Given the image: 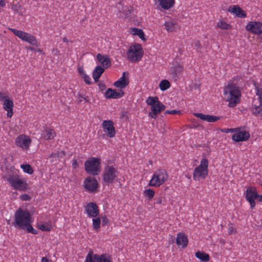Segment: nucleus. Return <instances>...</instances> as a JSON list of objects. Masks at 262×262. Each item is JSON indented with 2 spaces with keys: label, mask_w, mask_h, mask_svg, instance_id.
Listing matches in <instances>:
<instances>
[{
  "label": "nucleus",
  "mask_w": 262,
  "mask_h": 262,
  "mask_svg": "<svg viewBox=\"0 0 262 262\" xmlns=\"http://www.w3.org/2000/svg\"><path fill=\"white\" fill-rule=\"evenodd\" d=\"M254 85L256 95L258 96L259 101L260 102L262 100V89L255 84Z\"/></svg>",
  "instance_id": "43"
},
{
  "label": "nucleus",
  "mask_w": 262,
  "mask_h": 262,
  "mask_svg": "<svg viewBox=\"0 0 262 262\" xmlns=\"http://www.w3.org/2000/svg\"><path fill=\"white\" fill-rule=\"evenodd\" d=\"M31 142L30 137L25 134L19 135L15 140V145L23 150L29 149Z\"/></svg>",
  "instance_id": "11"
},
{
  "label": "nucleus",
  "mask_w": 262,
  "mask_h": 262,
  "mask_svg": "<svg viewBox=\"0 0 262 262\" xmlns=\"http://www.w3.org/2000/svg\"><path fill=\"white\" fill-rule=\"evenodd\" d=\"M9 30L23 41L33 46H37L38 42L36 37L31 34L11 28H9Z\"/></svg>",
  "instance_id": "10"
},
{
  "label": "nucleus",
  "mask_w": 262,
  "mask_h": 262,
  "mask_svg": "<svg viewBox=\"0 0 262 262\" xmlns=\"http://www.w3.org/2000/svg\"><path fill=\"white\" fill-rule=\"evenodd\" d=\"M18 173L16 171H13L5 176L4 179L13 189L19 191L27 190L29 188L27 181L24 178H21Z\"/></svg>",
  "instance_id": "3"
},
{
  "label": "nucleus",
  "mask_w": 262,
  "mask_h": 262,
  "mask_svg": "<svg viewBox=\"0 0 262 262\" xmlns=\"http://www.w3.org/2000/svg\"><path fill=\"white\" fill-rule=\"evenodd\" d=\"M78 72L81 77L83 76V74H86V73L84 72L83 68H81V67L78 68Z\"/></svg>",
  "instance_id": "56"
},
{
  "label": "nucleus",
  "mask_w": 262,
  "mask_h": 262,
  "mask_svg": "<svg viewBox=\"0 0 262 262\" xmlns=\"http://www.w3.org/2000/svg\"><path fill=\"white\" fill-rule=\"evenodd\" d=\"M63 41L65 42H69V40H68V39L67 37H64L63 38Z\"/></svg>",
  "instance_id": "62"
},
{
  "label": "nucleus",
  "mask_w": 262,
  "mask_h": 262,
  "mask_svg": "<svg viewBox=\"0 0 262 262\" xmlns=\"http://www.w3.org/2000/svg\"><path fill=\"white\" fill-rule=\"evenodd\" d=\"M235 133L232 135V139L236 142L247 141L250 136L249 132L245 130L241 131L239 128H238V130Z\"/></svg>",
  "instance_id": "17"
},
{
  "label": "nucleus",
  "mask_w": 262,
  "mask_h": 262,
  "mask_svg": "<svg viewBox=\"0 0 262 262\" xmlns=\"http://www.w3.org/2000/svg\"><path fill=\"white\" fill-rule=\"evenodd\" d=\"M78 101L79 102H81L82 100H85V102H89L90 100L88 98V97H85L84 96L82 95V94H78Z\"/></svg>",
  "instance_id": "49"
},
{
  "label": "nucleus",
  "mask_w": 262,
  "mask_h": 262,
  "mask_svg": "<svg viewBox=\"0 0 262 262\" xmlns=\"http://www.w3.org/2000/svg\"><path fill=\"white\" fill-rule=\"evenodd\" d=\"M85 262H96L94 259V254L92 251L88 253L85 257Z\"/></svg>",
  "instance_id": "41"
},
{
  "label": "nucleus",
  "mask_w": 262,
  "mask_h": 262,
  "mask_svg": "<svg viewBox=\"0 0 262 262\" xmlns=\"http://www.w3.org/2000/svg\"><path fill=\"white\" fill-rule=\"evenodd\" d=\"M6 5L5 0H0V6L1 7H4Z\"/></svg>",
  "instance_id": "60"
},
{
  "label": "nucleus",
  "mask_w": 262,
  "mask_h": 262,
  "mask_svg": "<svg viewBox=\"0 0 262 262\" xmlns=\"http://www.w3.org/2000/svg\"><path fill=\"white\" fill-rule=\"evenodd\" d=\"M85 211L89 217H97L99 214V207L93 202H90L84 207Z\"/></svg>",
  "instance_id": "14"
},
{
  "label": "nucleus",
  "mask_w": 262,
  "mask_h": 262,
  "mask_svg": "<svg viewBox=\"0 0 262 262\" xmlns=\"http://www.w3.org/2000/svg\"><path fill=\"white\" fill-rule=\"evenodd\" d=\"M84 186L87 191L93 192L96 190L98 187V182L95 178L89 177L84 181Z\"/></svg>",
  "instance_id": "16"
},
{
  "label": "nucleus",
  "mask_w": 262,
  "mask_h": 262,
  "mask_svg": "<svg viewBox=\"0 0 262 262\" xmlns=\"http://www.w3.org/2000/svg\"><path fill=\"white\" fill-rule=\"evenodd\" d=\"M193 115L196 117L199 118L203 121H206L208 122H214L220 119V117L219 116H215L210 115H205L200 113H193Z\"/></svg>",
  "instance_id": "20"
},
{
  "label": "nucleus",
  "mask_w": 262,
  "mask_h": 262,
  "mask_svg": "<svg viewBox=\"0 0 262 262\" xmlns=\"http://www.w3.org/2000/svg\"><path fill=\"white\" fill-rule=\"evenodd\" d=\"M21 168L27 173L31 174L33 173V170L29 164H22L20 165Z\"/></svg>",
  "instance_id": "40"
},
{
  "label": "nucleus",
  "mask_w": 262,
  "mask_h": 262,
  "mask_svg": "<svg viewBox=\"0 0 262 262\" xmlns=\"http://www.w3.org/2000/svg\"><path fill=\"white\" fill-rule=\"evenodd\" d=\"M92 224L94 229L97 231L100 228L101 219L99 217H93L92 219Z\"/></svg>",
  "instance_id": "35"
},
{
  "label": "nucleus",
  "mask_w": 262,
  "mask_h": 262,
  "mask_svg": "<svg viewBox=\"0 0 262 262\" xmlns=\"http://www.w3.org/2000/svg\"><path fill=\"white\" fill-rule=\"evenodd\" d=\"M238 130V128H224L221 130L222 132L225 133H235Z\"/></svg>",
  "instance_id": "48"
},
{
  "label": "nucleus",
  "mask_w": 262,
  "mask_h": 262,
  "mask_svg": "<svg viewBox=\"0 0 262 262\" xmlns=\"http://www.w3.org/2000/svg\"><path fill=\"white\" fill-rule=\"evenodd\" d=\"M216 26L222 30H228L231 29V26L222 19H221L217 21Z\"/></svg>",
  "instance_id": "34"
},
{
  "label": "nucleus",
  "mask_w": 262,
  "mask_h": 262,
  "mask_svg": "<svg viewBox=\"0 0 262 262\" xmlns=\"http://www.w3.org/2000/svg\"><path fill=\"white\" fill-rule=\"evenodd\" d=\"M168 178V174L164 169H158L155 171L148 185L152 187H159L165 183Z\"/></svg>",
  "instance_id": "7"
},
{
  "label": "nucleus",
  "mask_w": 262,
  "mask_h": 262,
  "mask_svg": "<svg viewBox=\"0 0 262 262\" xmlns=\"http://www.w3.org/2000/svg\"><path fill=\"white\" fill-rule=\"evenodd\" d=\"M208 160L206 157H203L200 165L193 170V179L196 181L205 179L208 174Z\"/></svg>",
  "instance_id": "5"
},
{
  "label": "nucleus",
  "mask_w": 262,
  "mask_h": 262,
  "mask_svg": "<svg viewBox=\"0 0 262 262\" xmlns=\"http://www.w3.org/2000/svg\"><path fill=\"white\" fill-rule=\"evenodd\" d=\"M102 127L106 135L110 138H113L116 135V129L112 120H105L102 121Z\"/></svg>",
  "instance_id": "12"
},
{
  "label": "nucleus",
  "mask_w": 262,
  "mask_h": 262,
  "mask_svg": "<svg viewBox=\"0 0 262 262\" xmlns=\"http://www.w3.org/2000/svg\"><path fill=\"white\" fill-rule=\"evenodd\" d=\"M35 52H42V51H41V49H39V48H38V49H36L35 50Z\"/></svg>",
  "instance_id": "64"
},
{
  "label": "nucleus",
  "mask_w": 262,
  "mask_h": 262,
  "mask_svg": "<svg viewBox=\"0 0 262 262\" xmlns=\"http://www.w3.org/2000/svg\"><path fill=\"white\" fill-rule=\"evenodd\" d=\"M246 29L255 34L262 33V23L259 21H250L246 26Z\"/></svg>",
  "instance_id": "15"
},
{
  "label": "nucleus",
  "mask_w": 262,
  "mask_h": 262,
  "mask_svg": "<svg viewBox=\"0 0 262 262\" xmlns=\"http://www.w3.org/2000/svg\"><path fill=\"white\" fill-rule=\"evenodd\" d=\"M157 3L162 9L169 10L174 6L175 0H157Z\"/></svg>",
  "instance_id": "26"
},
{
  "label": "nucleus",
  "mask_w": 262,
  "mask_h": 262,
  "mask_svg": "<svg viewBox=\"0 0 262 262\" xmlns=\"http://www.w3.org/2000/svg\"><path fill=\"white\" fill-rule=\"evenodd\" d=\"M166 113L171 115H176V114H181V111H178L176 110H169V111H166Z\"/></svg>",
  "instance_id": "52"
},
{
  "label": "nucleus",
  "mask_w": 262,
  "mask_h": 262,
  "mask_svg": "<svg viewBox=\"0 0 262 262\" xmlns=\"http://www.w3.org/2000/svg\"><path fill=\"white\" fill-rule=\"evenodd\" d=\"M11 9L15 13H17L19 15H24L26 13L25 8L19 4H13L11 6Z\"/></svg>",
  "instance_id": "31"
},
{
  "label": "nucleus",
  "mask_w": 262,
  "mask_h": 262,
  "mask_svg": "<svg viewBox=\"0 0 262 262\" xmlns=\"http://www.w3.org/2000/svg\"><path fill=\"white\" fill-rule=\"evenodd\" d=\"M108 223L109 220L105 215L102 217V224L103 226L107 225Z\"/></svg>",
  "instance_id": "53"
},
{
  "label": "nucleus",
  "mask_w": 262,
  "mask_h": 262,
  "mask_svg": "<svg viewBox=\"0 0 262 262\" xmlns=\"http://www.w3.org/2000/svg\"><path fill=\"white\" fill-rule=\"evenodd\" d=\"M119 173L117 167L106 165L103 172V180L106 184H112L118 179Z\"/></svg>",
  "instance_id": "8"
},
{
  "label": "nucleus",
  "mask_w": 262,
  "mask_h": 262,
  "mask_svg": "<svg viewBox=\"0 0 262 262\" xmlns=\"http://www.w3.org/2000/svg\"><path fill=\"white\" fill-rule=\"evenodd\" d=\"M195 256L203 262H207L210 260V256L208 254L200 251L195 252Z\"/></svg>",
  "instance_id": "30"
},
{
  "label": "nucleus",
  "mask_w": 262,
  "mask_h": 262,
  "mask_svg": "<svg viewBox=\"0 0 262 262\" xmlns=\"http://www.w3.org/2000/svg\"><path fill=\"white\" fill-rule=\"evenodd\" d=\"M94 259L96 262H112V258L108 254H94Z\"/></svg>",
  "instance_id": "27"
},
{
  "label": "nucleus",
  "mask_w": 262,
  "mask_h": 262,
  "mask_svg": "<svg viewBox=\"0 0 262 262\" xmlns=\"http://www.w3.org/2000/svg\"><path fill=\"white\" fill-rule=\"evenodd\" d=\"M129 82L126 77H125V73L123 72L122 76L114 83V85L118 88L121 89L125 88Z\"/></svg>",
  "instance_id": "25"
},
{
  "label": "nucleus",
  "mask_w": 262,
  "mask_h": 262,
  "mask_svg": "<svg viewBox=\"0 0 262 262\" xmlns=\"http://www.w3.org/2000/svg\"><path fill=\"white\" fill-rule=\"evenodd\" d=\"M19 198L21 200L25 201H29L31 199L30 196L27 194H22Z\"/></svg>",
  "instance_id": "50"
},
{
  "label": "nucleus",
  "mask_w": 262,
  "mask_h": 262,
  "mask_svg": "<svg viewBox=\"0 0 262 262\" xmlns=\"http://www.w3.org/2000/svg\"><path fill=\"white\" fill-rule=\"evenodd\" d=\"M183 70L182 66L178 64L173 67L172 70V74L173 76L176 78H179Z\"/></svg>",
  "instance_id": "32"
},
{
  "label": "nucleus",
  "mask_w": 262,
  "mask_h": 262,
  "mask_svg": "<svg viewBox=\"0 0 262 262\" xmlns=\"http://www.w3.org/2000/svg\"><path fill=\"white\" fill-rule=\"evenodd\" d=\"M223 95L230 107H235L241 101L242 94L239 88L233 83L229 82L224 86Z\"/></svg>",
  "instance_id": "1"
},
{
  "label": "nucleus",
  "mask_w": 262,
  "mask_h": 262,
  "mask_svg": "<svg viewBox=\"0 0 262 262\" xmlns=\"http://www.w3.org/2000/svg\"><path fill=\"white\" fill-rule=\"evenodd\" d=\"M46 136L44 138L47 140H52L56 136V134L54 129L47 128L45 131Z\"/></svg>",
  "instance_id": "33"
},
{
  "label": "nucleus",
  "mask_w": 262,
  "mask_h": 262,
  "mask_svg": "<svg viewBox=\"0 0 262 262\" xmlns=\"http://www.w3.org/2000/svg\"><path fill=\"white\" fill-rule=\"evenodd\" d=\"M146 103L151 106V112L148 115L154 119H156L158 115L165 108V105L159 100L157 97H148L146 100Z\"/></svg>",
  "instance_id": "4"
},
{
  "label": "nucleus",
  "mask_w": 262,
  "mask_h": 262,
  "mask_svg": "<svg viewBox=\"0 0 262 262\" xmlns=\"http://www.w3.org/2000/svg\"><path fill=\"white\" fill-rule=\"evenodd\" d=\"M259 202H262V194L259 195L257 194V197H256V199Z\"/></svg>",
  "instance_id": "59"
},
{
  "label": "nucleus",
  "mask_w": 262,
  "mask_h": 262,
  "mask_svg": "<svg viewBox=\"0 0 262 262\" xmlns=\"http://www.w3.org/2000/svg\"><path fill=\"white\" fill-rule=\"evenodd\" d=\"M114 94V90L112 89L108 88L105 93V97L107 99H113V95Z\"/></svg>",
  "instance_id": "42"
},
{
  "label": "nucleus",
  "mask_w": 262,
  "mask_h": 262,
  "mask_svg": "<svg viewBox=\"0 0 262 262\" xmlns=\"http://www.w3.org/2000/svg\"><path fill=\"white\" fill-rule=\"evenodd\" d=\"M72 167L74 168V169H76L78 167V164L77 163V160L76 159H73L72 160Z\"/></svg>",
  "instance_id": "54"
},
{
  "label": "nucleus",
  "mask_w": 262,
  "mask_h": 262,
  "mask_svg": "<svg viewBox=\"0 0 262 262\" xmlns=\"http://www.w3.org/2000/svg\"><path fill=\"white\" fill-rule=\"evenodd\" d=\"M143 55V49L139 43H135L131 45L126 52L128 60L134 62L140 61Z\"/></svg>",
  "instance_id": "6"
},
{
  "label": "nucleus",
  "mask_w": 262,
  "mask_h": 262,
  "mask_svg": "<svg viewBox=\"0 0 262 262\" xmlns=\"http://www.w3.org/2000/svg\"><path fill=\"white\" fill-rule=\"evenodd\" d=\"M162 203V197H159L156 199V203L157 204H161Z\"/></svg>",
  "instance_id": "57"
},
{
  "label": "nucleus",
  "mask_w": 262,
  "mask_h": 262,
  "mask_svg": "<svg viewBox=\"0 0 262 262\" xmlns=\"http://www.w3.org/2000/svg\"><path fill=\"white\" fill-rule=\"evenodd\" d=\"M32 222L31 215L28 210L19 208L15 211L13 222V225L15 228L25 229Z\"/></svg>",
  "instance_id": "2"
},
{
  "label": "nucleus",
  "mask_w": 262,
  "mask_h": 262,
  "mask_svg": "<svg viewBox=\"0 0 262 262\" xmlns=\"http://www.w3.org/2000/svg\"><path fill=\"white\" fill-rule=\"evenodd\" d=\"M104 68H102V67L100 66H97L95 70L94 71L93 73V78L95 81V82L97 81L101 76V75L102 74V73L104 71Z\"/></svg>",
  "instance_id": "29"
},
{
  "label": "nucleus",
  "mask_w": 262,
  "mask_h": 262,
  "mask_svg": "<svg viewBox=\"0 0 262 262\" xmlns=\"http://www.w3.org/2000/svg\"><path fill=\"white\" fill-rule=\"evenodd\" d=\"M7 95L4 93L0 92V101L4 100L7 97Z\"/></svg>",
  "instance_id": "55"
},
{
  "label": "nucleus",
  "mask_w": 262,
  "mask_h": 262,
  "mask_svg": "<svg viewBox=\"0 0 262 262\" xmlns=\"http://www.w3.org/2000/svg\"><path fill=\"white\" fill-rule=\"evenodd\" d=\"M25 229H26L28 232L31 233L33 234H37L38 233L37 231L34 229L32 226L31 225V224H29L28 226H27Z\"/></svg>",
  "instance_id": "45"
},
{
  "label": "nucleus",
  "mask_w": 262,
  "mask_h": 262,
  "mask_svg": "<svg viewBox=\"0 0 262 262\" xmlns=\"http://www.w3.org/2000/svg\"><path fill=\"white\" fill-rule=\"evenodd\" d=\"M3 108L7 112V116L8 118H11L13 114V102L8 96L4 100Z\"/></svg>",
  "instance_id": "18"
},
{
  "label": "nucleus",
  "mask_w": 262,
  "mask_h": 262,
  "mask_svg": "<svg viewBox=\"0 0 262 262\" xmlns=\"http://www.w3.org/2000/svg\"><path fill=\"white\" fill-rule=\"evenodd\" d=\"M188 243L187 237L184 233L181 232L177 234L176 243L179 247L184 248L187 246Z\"/></svg>",
  "instance_id": "22"
},
{
  "label": "nucleus",
  "mask_w": 262,
  "mask_h": 262,
  "mask_svg": "<svg viewBox=\"0 0 262 262\" xmlns=\"http://www.w3.org/2000/svg\"><path fill=\"white\" fill-rule=\"evenodd\" d=\"M236 233V230L232 224H230L229 225L228 228V233L229 234H235Z\"/></svg>",
  "instance_id": "47"
},
{
  "label": "nucleus",
  "mask_w": 262,
  "mask_h": 262,
  "mask_svg": "<svg viewBox=\"0 0 262 262\" xmlns=\"http://www.w3.org/2000/svg\"><path fill=\"white\" fill-rule=\"evenodd\" d=\"M97 59L104 68H107L111 66V60L107 55L99 53L97 55Z\"/></svg>",
  "instance_id": "23"
},
{
  "label": "nucleus",
  "mask_w": 262,
  "mask_h": 262,
  "mask_svg": "<svg viewBox=\"0 0 262 262\" xmlns=\"http://www.w3.org/2000/svg\"><path fill=\"white\" fill-rule=\"evenodd\" d=\"M228 11L240 18H245L247 16L246 12L238 5L230 7L228 9Z\"/></svg>",
  "instance_id": "21"
},
{
  "label": "nucleus",
  "mask_w": 262,
  "mask_h": 262,
  "mask_svg": "<svg viewBox=\"0 0 262 262\" xmlns=\"http://www.w3.org/2000/svg\"><path fill=\"white\" fill-rule=\"evenodd\" d=\"M82 78H83L85 82L88 84H90L91 83V79L90 77L89 76L87 75L86 74H83V76L82 77Z\"/></svg>",
  "instance_id": "51"
},
{
  "label": "nucleus",
  "mask_w": 262,
  "mask_h": 262,
  "mask_svg": "<svg viewBox=\"0 0 262 262\" xmlns=\"http://www.w3.org/2000/svg\"><path fill=\"white\" fill-rule=\"evenodd\" d=\"M37 227L43 231H49L51 230V226L47 224L38 223Z\"/></svg>",
  "instance_id": "39"
},
{
  "label": "nucleus",
  "mask_w": 262,
  "mask_h": 262,
  "mask_svg": "<svg viewBox=\"0 0 262 262\" xmlns=\"http://www.w3.org/2000/svg\"><path fill=\"white\" fill-rule=\"evenodd\" d=\"M170 86V83L167 80H162L160 84L159 88L160 90L162 91H166L168 89H169Z\"/></svg>",
  "instance_id": "38"
},
{
  "label": "nucleus",
  "mask_w": 262,
  "mask_h": 262,
  "mask_svg": "<svg viewBox=\"0 0 262 262\" xmlns=\"http://www.w3.org/2000/svg\"><path fill=\"white\" fill-rule=\"evenodd\" d=\"M129 32L133 35L138 36L143 41L146 40V38L145 37V34L143 31L141 29L137 28H130L129 29Z\"/></svg>",
  "instance_id": "28"
},
{
  "label": "nucleus",
  "mask_w": 262,
  "mask_h": 262,
  "mask_svg": "<svg viewBox=\"0 0 262 262\" xmlns=\"http://www.w3.org/2000/svg\"><path fill=\"white\" fill-rule=\"evenodd\" d=\"M41 262H49V260L46 257H43L41 258Z\"/></svg>",
  "instance_id": "61"
},
{
  "label": "nucleus",
  "mask_w": 262,
  "mask_h": 262,
  "mask_svg": "<svg viewBox=\"0 0 262 262\" xmlns=\"http://www.w3.org/2000/svg\"><path fill=\"white\" fill-rule=\"evenodd\" d=\"M251 112L255 116L262 115V107L260 105H253Z\"/></svg>",
  "instance_id": "36"
},
{
  "label": "nucleus",
  "mask_w": 262,
  "mask_h": 262,
  "mask_svg": "<svg viewBox=\"0 0 262 262\" xmlns=\"http://www.w3.org/2000/svg\"><path fill=\"white\" fill-rule=\"evenodd\" d=\"M27 49L29 50H31V51H33L34 50V48L32 47H28Z\"/></svg>",
  "instance_id": "63"
},
{
  "label": "nucleus",
  "mask_w": 262,
  "mask_h": 262,
  "mask_svg": "<svg viewBox=\"0 0 262 262\" xmlns=\"http://www.w3.org/2000/svg\"><path fill=\"white\" fill-rule=\"evenodd\" d=\"M25 229H26L28 232L31 233L33 234H37L38 233L37 231L34 229L32 226L31 225V224H29L28 226H27Z\"/></svg>",
  "instance_id": "46"
},
{
  "label": "nucleus",
  "mask_w": 262,
  "mask_h": 262,
  "mask_svg": "<svg viewBox=\"0 0 262 262\" xmlns=\"http://www.w3.org/2000/svg\"><path fill=\"white\" fill-rule=\"evenodd\" d=\"M100 160L98 158L92 157L84 163L85 170L88 173L96 176L100 172Z\"/></svg>",
  "instance_id": "9"
},
{
  "label": "nucleus",
  "mask_w": 262,
  "mask_h": 262,
  "mask_svg": "<svg viewBox=\"0 0 262 262\" xmlns=\"http://www.w3.org/2000/svg\"><path fill=\"white\" fill-rule=\"evenodd\" d=\"M164 26L166 31L169 32H176L179 28L177 21L174 19L165 21Z\"/></svg>",
  "instance_id": "19"
},
{
  "label": "nucleus",
  "mask_w": 262,
  "mask_h": 262,
  "mask_svg": "<svg viewBox=\"0 0 262 262\" xmlns=\"http://www.w3.org/2000/svg\"><path fill=\"white\" fill-rule=\"evenodd\" d=\"M201 42L200 41H196L194 42V46L197 48H199L201 47Z\"/></svg>",
  "instance_id": "58"
},
{
  "label": "nucleus",
  "mask_w": 262,
  "mask_h": 262,
  "mask_svg": "<svg viewBox=\"0 0 262 262\" xmlns=\"http://www.w3.org/2000/svg\"><path fill=\"white\" fill-rule=\"evenodd\" d=\"M245 197L247 201L250 204L251 208H253L255 206V200L257 197V192L255 187H249L247 188Z\"/></svg>",
  "instance_id": "13"
},
{
  "label": "nucleus",
  "mask_w": 262,
  "mask_h": 262,
  "mask_svg": "<svg viewBox=\"0 0 262 262\" xmlns=\"http://www.w3.org/2000/svg\"><path fill=\"white\" fill-rule=\"evenodd\" d=\"M117 7L118 9H120V7L122 8V10L120 11L119 12L120 14L119 15L121 17H128L130 16V14L132 13L133 9L131 6H122L121 3H119L117 5Z\"/></svg>",
  "instance_id": "24"
},
{
  "label": "nucleus",
  "mask_w": 262,
  "mask_h": 262,
  "mask_svg": "<svg viewBox=\"0 0 262 262\" xmlns=\"http://www.w3.org/2000/svg\"><path fill=\"white\" fill-rule=\"evenodd\" d=\"M155 194V191L150 188L145 189L143 191V195L149 200H151Z\"/></svg>",
  "instance_id": "37"
},
{
  "label": "nucleus",
  "mask_w": 262,
  "mask_h": 262,
  "mask_svg": "<svg viewBox=\"0 0 262 262\" xmlns=\"http://www.w3.org/2000/svg\"><path fill=\"white\" fill-rule=\"evenodd\" d=\"M124 95V92L122 90L118 91L114 90V94L113 95V99H117L121 98Z\"/></svg>",
  "instance_id": "44"
}]
</instances>
